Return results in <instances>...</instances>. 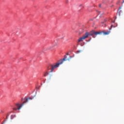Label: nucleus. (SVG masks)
Returning a JSON list of instances; mask_svg holds the SVG:
<instances>
[{"instance_id":"1a4fd4ad","label":"nucleus","mask_w":124,"mask_h":124,"mask_svg":"<svg viewBox=\"0 0 124 124\" xmlns=\"http://www.w3.org/2000/svg\"><path fill=\"white\" fill-rule=\"evenodd\" d=\"M82 52V50H78L77 51V54H79V53H81Z\"/></svg>"},{"instance_id":"a211bd4d","label":"nucleus","mask_w":124,"mask_h":124,"mask_svg":"<svg viewBox=\"0 0 124 124\" xmlns=\"http://www.w3.org/2000/svg\"><path fill=\"white\" fill-rule=\"evenodd\" d=\"M91 21H93V19H90Z\"/></svg>"},{"instance_id":"f8f14e48","label":"nucleus","mask_w":124,"mask_h":124,"mask_svg":"<svg viewBox=\"0 0 124 124\" xmlns=\"http://www.w3.org/2000/svg\"><path fill=\"white\" fill-rule=\"evenodd\" d=\"M65 1H66V3H67L68 2V0H66Z\"/></svg>"},{"instance_id":"f03ea898","label":"nucleus","mask_w":124,"mask_h":124,"mask_svg":"<svg viewBox=\"0 0 124 124\" xmlns=\"http://www.w3.org/2000/svg\"><path fill=\"white\" fill-rule=\"evenodd\" d=\"M66 58H67V56H66V55H65L63 59H62V60H61L59 62H57L54 64H49L47 66V70H50L49 72H53L55 68H57V67H59L60 64H62V62H63L65 61V59H66Z\"/></svg>"},{"instance_id":"9d476101","label":"nucleus","mask_w":124,"mask_h":124,"mask_svg":"<svg viewBox=\"0 0 124 124\" xmlns=\"http://www.w3.org/2000/svg\"><path fill=\"white\" fill-rule=\"evenodd\" d=\"M107 19H105L104 20V22H102V24H104V23L105 22H107ZM105 25V24H104Z\"/></svg>"},{"instance_id":"39448f33","label":"nucleus","mask_w":124,"mask_h":124,"mask_svg":"<svg viewBox=\"0 0 124 124\" xmlns=\"http://www.w3.org/2000/svg\"><path fill=\"white\" fill-rule=\"evenodd\" d=\"M112 24L110 26V28L109 29V30H111L112 28H116V27H117L118 24L117 23H115V20L114 21L112 22Z\"/></svg>"},{"instance_id":"6e6552de","label":"nucleus","mask_w":124,"mask_h":124,"mask_svg":"<svg viewBox=\"0 0 124 124\" xmlns=\"http://www.w3.org/2000/svg\"><path fill=\"white\" fill-rule=\"evenodd\" d=\"M122 12H123L122 11V10H120V11L118 12V14L119 16H121V13H122Z\"/></svg>"},{"instance_id":"9b49d317","label":"nucleus","mask_w":124,"mask_h":124,"mask_svg":"<svg viewBox=\"0 0 124 124\" xmlns=\"http://www.w3.org/2000/svg\"><path fill=\"white\" fill-rule=\"evenodd\" d=\"M9 115H10V112H9V113H8L6 116H7L8 117V116H9Z\"/></svg>"},{"instance_id":"0eeeda50","label":"nucleus","mask_w":124,"mask_h":124,"mask_svg":"<svg viewBox=\"0 0 124 124\" xmlns=\"http://www.w3.org/2000/svg\"><path fill=\"white\" fill-rule=\"evenodd\" d=\"M48 74H49V73H48L47 72H46V73H45L44 74V76L45 77H46V76H48Z\"/></svg>"},{"instance_id":"4468645a","label":"nucleus","mask_w":124,"mask_h":124,"mask_svg":"<svg viewBox=\"0 0 124 124\" xmlns=\"http://www.w3.org/2000/svg\"><path fill=\"white\" fill-rule=\"evenodd\" d=\"M99 7H100V8H101V4H100L99 5Z\"/></svg>"},{"instance_id":"f3484780","label":"nucleus","mask_w":124,"mask_h":124,"mask_svg":"<svg viewBox=\"0 0 124 124\" xmlns=\"http://www.w3.org/2000/svg\"><path fill=\"white\" fill-rule=\"evenodd\" d=\"M66 55H69V54L68 53H67L66 54Z\"/></svg>"},{"instance_id":"7ed1b4c3","label":"nucleus","mask_w":124,"mask_h":124,"mask_svg":"<svg viewBox=\"0 0 124 124\" xmlns=\"http://www.w3.org/2000/svg\"><path fill=\"white\" fill-rule=\"evenodd\" d=\"M24 99V102H23L22 104L20 105V103H17L15 105V107L13 108V110L14 111H17V110L20 109L21 108H22V107L23 106V105H24L25 104V103H27V102H28L29 99H30L31 100L33 99V97H28V98H25Z\"/></svg>"},{"instance_id":"dca6fc26","label":"nucleus","mask_w":124,"mask_h":124,"mask_svg":"<svg viewBox=\"0 0 124 124\" xmlns=\"http://www.w3.org/2000/svg\"><path fill=\"white\" fill-rule=\"evenodd\" d=\"M122 3H124V0L123 1Z\"/></svg>"},{"instance_id":"2eb2a0df","label":"nucleus","mask_w":124,"mask_h":124,"mask_svg":"<svg viewBox=\"0 0 124 124\" xmlns=\"http://www.w3.org/2000/svg\"><path fill=\"white\" fill-rule=\"evenodd\" d=\"M49 50H52V48L50 47L49 48H48Z\"/></svg>"},{"instance_id":"423d86ee","label":"nucleus","mask_w":124,"mask_h":124,"mask_svg":"<svg viewBox=\"0 0 124 124\" xmlns=\"http://www.w3.org/2000/svg\"><path fill=\"white\" fill-rule=\"evenodd\" d=\"M14 118H16V115H12L11 116V120H13Z\"/></svg>"},{"instance_id":"f257e3e1","label":"nucleus","mask_w":124,"mask_h":124,"mask_svg":"<svg viewBox=\"0 0 124 124\" xmlns=\"http://www.w3.org/2000/svg\"><path fill=\"white\" fill-rule=\"evenodd\" d=\"M98 33H99V32H95L94 31H92L90 32H86L82 37H80L78 39V42H81V41H82L83 39H86V38L89 37V36H93V38H95Z\"/></svg>"},{"instance_id":"ddd939ff","label":"nucleus","mask_w":124,"mask_h":124,"mask_svg":"<svg viewBox=\"0 0 124 124\" xmlns=\"http://www.w3.org/2000/svg\"><path fill=\"white\" fill-rule=\"evenodd\" d=\"M8 119V116H6V119L7 120Z\"/></svg>"},{"instance_id":"20e7f679","label":"nucleus","mask_w":124,"mask_h":124,"mask_svg":"<svg viewBox=\"0 0 124 124\" xmlns=\"http://www.w3.org/2000/svg\"><path fill=\"white\" fill-rule=\"evenodd\" d=\"M95 32H99V33L97 34H102V33H104L105 35H107L110 33V31H101V32H98V31H95Z\"/></svg>"}]
</instances>
